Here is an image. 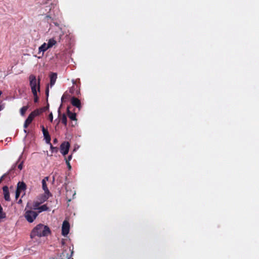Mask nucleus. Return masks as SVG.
<instances>
[{
	"instance_id": "obj_15",
	"label": "nucleus",
	"mask_w": 259,
	"mask_h": 259,
	"mask_svg": "<svg viewBox=\"0 0 259 259\" xmlns=\"http://www.w3.org/2000/svg\"><path fill=\"white\" fill-rule=\"evenodd\" d=\"M67 114L68 117L73 120H76V113L71 112L69 109V107L67 108Z\"/></svg>"
},
{
	"instance_id": "obj_21",
	"label": "nucleus",
	"mask_w": 259,
	"mask_h": 259,
	"mask_svg": "<svg viewBox=\"0 0 259 259\" xmlns=\"http://www.w3.org/2000/svg\"><path fill=\"white\" fill-rule=\"evenodd\" d=\"M61 121L64 125L67 124V117L65 114L62 115Z\"/></svg>"
},
{
	"instance_id": "obj_14",
	"label": "nucleus",
	"mask_w": 259,
	"mask_h": 259,
	"mask_svg": "<svg viewBox=\"0 0 259 259\" xmlns=\"http://www.w3.org/2000/svg\"><path fill=\"white\" fill-rule=\"evenodd\" d=\"M42 187L45 193L50 194V191L47 187V184L45 182V179H43L42 180Z\"/></svg>"
},
{
	"instance_id": "obj_22",
	"label": "nucleus",
	"mask_w": 259,
	"mask_h": 259,
	"mask_svg": "<svg viewBox=\"0 0 259 259\" xmlns=\"http://www.w3.org/2000/svg\"><path fill=\"white\" fill-rule=\"evenodd\" d=\"M34 96V101L35 103H37L38 100V97L37 95V92H36V94L35 95H33Z\"/></svg>"
},
{
	"instance_id": "obj_25",
	"label": "nucleus",
	"mask_w": 259,
	"mask_h": 259,
	"mask_svg": "<svg viewBox=\"0 0 259 259\" xmlns=\"http://www.w3.org/2000/svg\"><path fill=\"white\" fill-rule=\"evenodd\" d=\"M49 119H50V121H51V122H52V121H53V114H52V113H51L49 114Z\"/></svg>"
},
{
	"instance_id": "obj_28",
	"label": "nucleus",
	"mask_w": 259,
	"mask_h": 259,
	"mask_svg": "<svg viewBox=\"0 0 259 259\" xmlns=\"http://www.w3.org/2000/svg\"><path fill=\"white\" fill-rule=\"evenodd\" d=\"M4 108V105L3 104H2L1 103H0V111H1L2 110H3Z\"/></svg>"
},
{
	"instance_id": "obj_5",
	"label": "nucleus",
	"mask_w": 259,
	"mask_h": 259,
	"mask_svg": "<svg viewBox=\"0 0 259 259\" xmlns=\"http://www.w3.org/2000/svg\"><path fill=\"white\" fill-rule=\"evenodd\" d=\"M70 225L69 223L65 221L63 222L62 227V234L63 236H66L69 231Z\"/></svg>"
},
{
	"instance_id": "obj_7",
	"label": "nucleus",
	"mask_w": 259,
	"mask_h": 259,
	"mask_svg": "<svg viewBox=\"0 0 259 259\" xmlns=\"http://www.w3.org/2000/svg\"><path fill=\"white\" fill-rule=\"evenodd\" d=\"M50 195L51 194H48L45 193L44 194L38 196L36 199H37L41 203H42L49 198Z\"/></svg>"
},
{
	"instance_id": "obj_20",
	"label": "nucleus",
	"mask_w": 259,
	"mask_h": 259,
	"mask_svg": "<svg viewBox=\"0 0 259 259\" xmlns=\"http://www.w3.org/2000/svg\"><path fill=\"white\" fill-rule=\"evenodd\" d=\"M40 113V112L39 110H34L33 111V112H32L30 115L33 117V118H34L36 116L39 115Z\"/></svg>"
},
{
	"instance_id": "obj_12",
	"label": "nucleus",
	"mask_w": 259,
	"mask_h": 259,
	"mask_svg": "<svg viewBox=\"0 0 259 259\" xmlns=\"http://www.w3.org/2000/svg\"><path fill=\"white\" fill-rule=\"evenodd\" d=\"M33 117H32L30 114L28 116L27 118L26 119L24 124V127L25 128H26L28 125L32 122V121L33 119Z\"/></svg>"
},
{
	"instance_id": "obj_11",
	"label": "nucleus",
	"mask_w": 259,
	"mask_h": 259,
	"mask_svg": "<svg viewBox=\"0 0 259 259\" xmlns=\"http://www.w3.org/2000/svg\"><path fill=\"white\" fill-rule=\"evenodd\" d=\"M57 74L56 73H53L51 74L50 75V86L51 87H52L56 81V79H57Z\"/></svg>"
},
{
	"instance_id": "obj_3",
	"label": "nucleus",
	"mask_w": 259,
	"mask_h": 259,
	"mask_svg": "<svg viewBox=\"0 0 259 259\" xmlns=\"http://www.w3.org/2000/svg\"><path fill=\"white\" fill-rule=\"evenodd\" d=\"M38 215V213L32 210H26L25 208V212L24 214V217L26 220L29 223H32L34 220L36 218Z\"/></svg>"
},
{
	"instance_id": "obj_31",
	"label": "nucleus",
	"mask_w": 259,
	"mask_h": 259,
	"mask_svg": "<svg viewBox=\"0 0 259 259\" xmlns=\"http://www.w3.org/2000/svg\"><path fill=\"white\" fill-rule=\"evenodd\" d=\"M44 179H45V182H46V181H48L49 178L48 177H45Z\"/></svg>"
},
{
	"instance_id": "obj_27",
	"label": "nucleus",
	"mask_w": 259,
	"mask_h": 259,
	"mask_svg": "<svg viewBox=\"0 0 259 259\" xmlns=\"http://www.w3.org/2000/svg\"><path fill=\"white\" fill-rule=\"evenodd\" d=\"M6 174H4V175H3L1 177V178H0V183L2 182V181H3L4 178L6 177Z\"/></svg>"
},
{
	"instance_id": "obj_10",
	"label": "nucleus",
	"mask_w": 259,
	"mask_h": 259,
	"mask_svg": "<svg viewBox=\"0 0 259 259\" xmlns=\"http://www.w3.org/2000/svg\"><path fill=\"white\" fill-rule=\"evenodd\" d=\"M49 49L48 48L47 43L44 42L41 46L38 48V54L42 53V56L45 52Z\"/></svg>"
},
{
	"instance_id": "obj_17",
	"label": "nucleus",
	"mask_w": 259,
	"mask_h": 259,
	"mask_svg": "<svg viewBox=\"0 0 259 259\" xmlns=\"http://www.w3.org/2000/svg\"><path fill=\"white\" fill-rule=\"evenodd\" d=\"M48 209V207H47V205L44 204L41 206H39L37 210H38V213H40L41 212L46 211Z\"/></svg>"
},
{
	"instance_id": "obj_8",
	"label": "nucleus",
	"mask_w": 259,
	"mask_h": 259,
	"mask_svg": "<svg viewBox=\"0 0 259 259\" xmlns=\"http://www.w3.org/2000/svg\"><path fill=\"white\" fill-rule=\"evenodd\" d=\"M71 104L74 106L77 107L79 109L80 108V107H81L80 101L79 100H78L76 98L73 97L71 99Z\"/></svg>"
},
{
	"instance_id": "obj_30",
	"label": "nucleus",
	"mask_w": 259,
	"mask_h": 259,
	"mask_svg": "<svg viewBox=\"0 0 259 259\" xmlns=\"http://www.w3.org/2000/svg\"><path fill=\"white\" fill-rule=\"evenodd\" d=\"M46 94L47 96H48V95H49V89L48 88H47L46 90Z\"/></svg>"
},
{
	"instance_id": "obj_34",
	"label": "nucleus",
	"mask_w": 259,
	"mask_h": 259,
	"mask_svg": "<svg viewBox=\"0 0 259 259\" xmlns=\"http://www.w3.org/2000/svg\"><path fill=\"white\" fill-rule=\"evenodd\" d=\"M51 148H52V149H53V148H54L52 145H51Z\"/></svg>"
},
{
	"instance_id": "obj_23",
	"label": "nucleus",
	"mask_w": 259,
	"mask_h": 259,
	"mask_svg": "<svg viewBox=\"0 0 259 259\" xmlns=\"http://www.w3.org/2000/svg\"><path fill=\"white\" fill-rule=\"evenodd\" d=\"M20 191L16 190V193H15V198L16 199H17L19 196H20Z\"/></svg>"
},
{
	"instance_id": "obj_13",
	"label": "nucleus",
	"mask_w": 259,
	"mask_h": 259,
	"mask_svg": "<svg viewBox=\"0 0 259 259\" xmlns=\"http://www.w3.org/2000/svg\"><path fill=\"white\" fill-rule=\"evenodd\" d=\"M57 42L54 38H52L49 39L48 43H47L48 48H51L56 44Z\"/></svg>"
},
{
	"instance_id": "obj_1",
	"label": "nucleus",
	"mask_w": 259,
	"mask_h": 259,
	"mask_svg": "<svg viewBox=\"0 0 259 259\" xmlns=\"http://www.w3.org/2000/svg\"><path fill=\"white\" fill-rule=\"evenodd\" d=\"M50 233L49 228L42 224L37 225L32 230L31 233V237L33 238L37 236L38 237L46 236Z\"/></svg>"
},
{
	"instance_id": "obj_18",
	"label": "nucleus",
	"mask_w": 259,
	"mask_h": 259,
	"mask_svg": "<svg viewBox=\"0 0 259 259\" xmlns=\"http://www.w3.org/2000/svg\"><path fill=\"white\" fill-rule=\"evenodd\" d=\"M40 204L41 203L37 199H36L33 203V209L37 210Z\"/></svg>"
},
{
	"instance_id": "obj_29",
	"label": "nucleus",
	"mask_w": 259,
	"mask_h": 259,
	"mask_svg": "<svg viewBox=\"0 0 259 259\" xmlns=\"http://www.w3.org/2000/svg\"><path fill=\"white\" fill-rule=\"evenodd\" d=\"M71 159H72V155H70L68 157V158L66 160H68V161L69 162V161L71 160Z\"/></svg>"
},
{
	"instance_id": "obj_6",
	"label": "nucleus",
	"mask_w": 259,
	"mask_h": 259,
	"mask_svg": "<svg viewBox=\"0 0 259 259\" xmlns=\"http://www.w3.org/2000/svg\"><path fill=\"white\" fill-rule=\"evenodd\" d=\"M41 128H42V133H43V135H44V136L45 139L46 140V142L48 144H50L51 137L49 135L48 131H47V129H46L45 128V127L43 125L41 126Z\"/></svg>"
},
{
	"instance_id": "obj_26",
	"label": "nucleus",
	"mask_w": 259,
	"mask_h": 259,
	"mask_svg": "<svg viewBox=\"0 0 259 259\" xmlns=\"http://www.w3.org/2000/svg\"><path fill=\"white\" fill-rule=\"evenodd\" d=\"M22 168H23V164H22V162H21V163H20L18 165V168L21 170L22 169Z\"/></svg>"
},
{
	"instance_id": "obj_33",
	"label": "nucleus",
	"mask_w": 259,
	"mask_h": 259,
	"mask_svg": "<svg viewBox=\"0 0 259 259\" xmlns=\"http://www.w3.org/2000/svg\"><path fill=\"white\" fill-rule=\"evenodd\" d=\"M57 142V139H55L54 140V142Z\"/></svg>"
},
{
	"instance_id": "obj_16",
	"label": "nucleus",
	"mask_w": 259,
	"mask_h": 259,
	"mask_svg": "<svg viewBox=\"0 0 259 259\" xmlns=\"http://www.w3.org/2000/svg\"><path fill=\"white\" fill-rule=\"evenodd\" d=\"M26 188V185L23 182H19L17 185V190L20 191L24 190Z\"/></svg>"
},
{
	"instance_id": "obj_35",
	"label": "nucleus",
	"mask_w": 259,
	"mask_h": 259,
	"mask_svg": "<svg viewBox=\"0 0 259 259\" xmlns=\"http://www.w3.org/2000/svg\"><path fill=\"white\" fill-rule=\"evenodd\" d=\"M58 112H59V113H60V110H58Z\"/></svg>"
},
{
	"instance_id": "obj_4",
	"label": "nucleus",
	"mask_w": 259,
	"mask_h": 259,
	"mask_svg": "<svg viewBox=\"0 0 259 259\" xmlns=\"http://www.w3.org/2000/svg\"><path fill=\"white\" fill-rule=\"evenodd\" d=\"M70 147V144L67 142H65L63 143L60 146V152L63 155H66L69 151V149Z\"/></svg>"
},
{
	"instance_id": "obj_9",
	"label": "nucleus",
	"mask_w": 259,
	"mask_h": 259,
	"mask_svg": "<svg viewBox=\"0 0 259 259\" xmlns=\"http://www.w3.org/2000/svg\"><path fill=\"white\" fill-rule=\"evenodd\" d=\"M3 192L5 199L6 201H9L10 200V197L8 187L5 186L3 187Z\"/></svg>"
},
{
	"instance_id": "obj_32",
	"label": "nucleus",
	"mask_w": 259,
	"mask_h": 259,
	"mask_svg": "<svg viewBox=\"0 0 259 259\" xmlns=\"http://www.w3.org/2000/svg\"><path fill=\"white\" fill-rule=\"evenodd\" d=\"M24 132L25 133H27V131L26 130H24Z\"/></svg>"
},
{
	"instance_id": "obj_19",
	"label": "nucleus",
	"mask_w": 259,
	"mask_h": 259,
	"mask_svg": "<svg viewBox=\"0 0 259 259\" xmlns=\"http://www.w3.org/2000/svg\"><path fill=\"white\" fill-rule=\"evenodd\" d=\"M28 106H23L20 109V113L21 115L23 116L24 114L25 113L26 111L28 109Z\"/></svg>"
},
{
	"instance_id": "obj_2",
	"label": "nucleus",
	"mask_w": 259,
	"mask_h": 259,
	"mask_svg": "<svg viewBox=\"0 0 259 259\" xmlns=\"http://www.w3.org/2000/svg\"><path fill=\"white\" fill-rule=\"evenodd\" d=\"M30 86L33 95L36 92H40V79H36L34 75H30L29 76Z\"/></svg>"
},
{
	"instance_id": "obj_24",
	"label": "nucleus",
	"mask_w": 259,
	"mask_h": 259,
	"mask_svg": "<svg viewBox=\"0 0 259 259\" xmlns=\"http://www.w3.org/2000/svg\"><path fill=\"white\" fill-rule=\"evenodd\" d=\"M66 163L67 165L68 168L69 169H70L71 168V165L70 164V162L68 161V160H66Z\"/></svg>"
}]
</instances>
